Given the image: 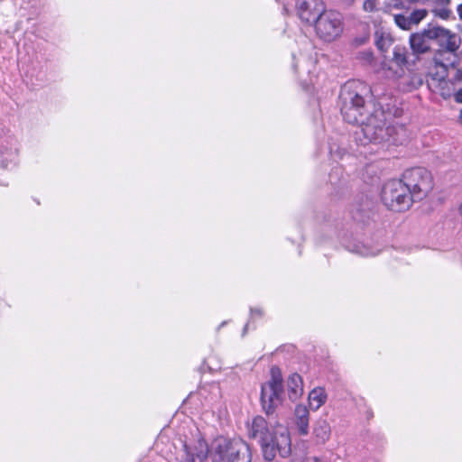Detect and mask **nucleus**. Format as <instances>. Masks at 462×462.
<instances>
[{
  "instance_id": "1",
  "label": "nucleus",
  "mask_w": 462,
  "mask_h": 462,
  "mask_svg": "<svg viewBox=\"0 0 462 462\" xmlns=\"http://www.w3.org/2000/svg\"><path fill=\"white\" fill-rule=\"evenodd\" d=\"M248 436L259 443L267 462H279L274 460L276 452L282 457H288L291 453L289 430L280 423L269 424L262 416L253 419L248 427Z\"/></svg>"
},
{
  "instance_id": "2",
  "label": "nucleus",
  "mask_w": 462,
  "mask_h": 462,
  "mask_svg": "<svg viewBox=\"0 0 462 462\" xmlns=\"http://www.w3.org/2000/svg\"><path fill=\"white\" fill-rule=\"evenodd\" d=\"M359 130L356 131V139L361 144L385 143L402 144L406 137V129L402 125H387L386 116L383 110H375L359 122Z\"/></svg>"
},
{
  "instance_id": "3",
  "label": "nucleus",
  "mask_w": 462,
  "mask_h": 462,
  "mask_svg": "<svg viewBox=\"0 0 462 462\" xmlns=\"http://www.w3.org/2000/svg\"><path fill=\"white\" fill-rule=\"evenodd\" d=\"M357 81L346 82L340 90V111L344 120L352 125H357L365 116V100L359 89L364 88Z\"/></svg>"
},
{
  "instance_id": "4",
  "label": "nucleus",
  "mask_w": 462,
  "mask_h": 462,
  "mask_svg": "<svg viewBox=\"0 0 462 462\" xmlns=\"http://www.w3.org/2000/svg\"><path fill=\"white\" fill-rule=\"evenodd\" d=\"M212 462H251L248 444L241 439L217 438L211 445Z\"/></svg>"
},
{
  "instance_id": "5",
  "label": "nucleus",
  "mask_w": 462,
  "mask_h": 462,
  "mask_svg": "<svg viewBox=\"0 0 462 462\" xmlns=\"http://www.w3.org/2000/svg\"><path fill=\"white\" fill-rule=\"evenodd\" d=\"M382 200L390 210L396 212L409 209L416 201L401 179L392 180L384 184Z\"/></svg>"
},
{
  "instance_id": "6",
  "label": "nucleus",
  "mask_w": 462,
  "mask_h": 462,
  "mask_svg": "<svg viewBox=\"0 0 462 462\" xmlns=\"http://www.w3.org/2000/svg\"><path fill=\"white\" fill-rule=\"evenodd\" d=\"M401 180L416 201L425 199L433 189L431 173L422 167L406 170Z\"/></svg>"
},
{
  "instance_id": "7",
  "label": "nucleus",
  "mask_w": 462,
  "mask_h": 462,
  "mask_svg": "<svg viewBox=\"0 0 462 462\" xmlns=\"http://www.w3.org/2000/svg\"><path fill=\"white\" fill-rule=\"evenodd\" d=\"M283 393L282 375L281 370L273 366L271 378L262 385L261 402L267 414H272L282 402Z\"/></svg>"
},
{
  "instance_id": "8",
  "label": "nucleus",
  "mask_w": 462,
  "mask_h": 462,
  "mask_svg": "<svg viewBox=\"0 0 462 462\" xmlns=\"http://www.w3.org/2000/svg\"><path fill=\"white\" fill-rule=\"evenodd\" d=\"M316 33L324 41L331 42L337 39L343 32V18L336 11H324L315 22Z\"/></svg>"
},
{
  "instance_id": "9",
  "label": "nucleus",
  "mask_w": 462,
  "mask_h": 462,
  "mask_svg": "<svg viewBox=\"0 0 462 462\" xmlns=\"http://www.w3.org/2000/svg\"><path fill=\"white\" fill-rule=\"evenodd\" d=\"M436 38V24L429 23L420 32L410 35L409 42L415 55L424 54L430 51L431 42Z\"/></svg>"
},
{
  "instance_id": "10",
  "label": "nucleus",
  "mask_w": 462,
  "mask_h": 462,
  "mask_svg": "<svg viewBox=\"0 0 462 462\" xmlns=\"http://www.w3.org/2000/svg\"><path fill=\"white\" fill-rule=\"evenodd\" d=\"M325 11L322 0H298L297 12L300 19L306 23L314 24Z\"/></svg>"
},
{
  "instance_id": "11",
  "label": "nucleus",
  "mask_w": 462,
  "mask_h": 462,
  "mask_svg": "<svg viewBox=\"0 0 462 462\" xmlns=\"http://www.w3.org/2000/svg\"><path fill=\"white\" fill-rule=\"evenodd\" d=\"M441 50L453 53L459 48L460 42L456 33L450 30L436 24L435 40Z\"/></svg>"
},
{
  "instance_id": "12",
  "label": "nucleus",
  "mask_w": 462,
  "mask_h": 462,
  "mask_svg": "<svg viewBox=\"0 0 462 462\" xmlns=\"http://www.w3.org/2000/svg\"><path fill=\"white\" fill-rule=\"evenodd\" d=\"M208 444L204 439H199L193 447L185 444V457L182 462H196V460L202 462L208 457Z\"/></svg>"
},
{
  "instance_id": "13",
  "label": "nucleus",
  "mask_w": 462,
  "mask_h": 462,
  "mask_svg": "<svg viewBox=\"0 0 462 462\" xmlns=\"http://www.w3.org/2000/svg\"><path fill=\"white\" fill-rule=\"evenodd\" d=\"M309 410L305 405L299 404L295 407V424L300 435L306 436L309 433Z\"/></svg>"
},
{
  "instance_id": "14",
  "label": "nucleus",
  "mask_w": 462,
  "mask_h": 462,
  "mask_svg": "<svg viewBox=\"0 0 462 462\" xmlns=\"http://www.w3.org/2000/svg\"><path fill=\"white\" fill-rule=\"evenodd\" d=\"M287 391L290 400L296 401L303 394V381L300 374H292L287 380Z\"/></svg>"
},
{
  "instance_id": "15",
  "label": "nucleus",
  "mask_w": 462,
  "mask_h": 462,
  "mask_svg": "<svg viewBox=\"0 0 462 462\" xmlns=\"http://www.w3.org/2000/svg\"><path fill=\"white\" fill-rule=\"evenodd\" d=\"M432 3L434 7L431 12L434 16L444 21H448L452 17V10L449 7L451 0H432Z\"/></svg>"
},
{
  "instance_id": "16",
  "label": "nucleus",
  "mask_w": 462,
  "mask_h": 462,
  "mask_svg": "<svg viewBox=\"0 0 462 462\" xmlns=\"http://www.w3.org/2000/svg\"><path fill=\"white\" fill-rule=\"evenodd\" d=\"M327 400V394L323 388H314L309 393V404L313 411L319 410Z\"/></svg>"
},
{
  "instance_id": "17",
  "label": "nucleus",
  "mask_w": 462,
  "mask_h": 462,
  "mask_svg": "<svg viewBox=\"0 0 462 462\" xmlns=\"http://www.w3.org/2000/svg\"><path fill=\"white\" fill-rule=\"evenodd\" d=\"M318 442L325 443L330 437V426L326 420H319L313 429Z\"/></svg>"
},
{
  "instance_id": "18",
  "label": "nucleus",
  "mask_w": 462,
  "mask_h": 462,
  "mask_svg": "<svg viewBox=\"0 0 462 462\" xmlns=\"http://www.w3.org/2000/svg\"><path fill=\"white\" fill-rule=\"evenodd\" d=\"M372 208V202L365 199L362 205H354L351 210L353 218L357 222H364L366 217H369Z\"/></svg>"
},
{
  "instance_id": "19",
  "label": "nucleus",
  "mask_w": 462,
  "mask_h": 462,
  "mask_svg": "<svg viewBox=\"0 0 462 462\" xmlns=\"http://www.w3.org/2000/svg\"><path fill=\"white\" fill-rule=\"evenodd\" d=\"M428 15L426 9H415L408 16L412 26L418 25Z\"/></svg>"
},
{
  "instance_id": "20",
  "label": "nucleus",
  "mask_w": 462,
  "mask_h": 462,
  "mask_svg": "<svg viewBox=\"0 0 462 462\" xmlns=\"http://www.w3.org/2000/svg\"><path fill=\"white\" fill-rule=\"evenodd\" d=\"M393 20H394L396 25L402 30L409 31L413 27L411 23L410 22V18L408 15L394 14Z\"/></svg>"
},
{
  "instance_id": "21",
  "label": "nucleus",
  "mask_w": 462,
  "mask_h": 462,
  "mask_svg": "<svg viewBox=\"0 0 462 462\" xmlns=\"http://www.w3.org/2000/svg\"><path fill=\"white\" fill-rule=\"evenodd\" d=\"M393 60L398 65H404L407 62L406 49L402 46H395L393 49Z\"/></svg>"
},
{
  "instance_id": "22",
  "label": "nucleus",
  "mask_w": 462,
  "mask_h": 462,
  "mask_svg": "<svg viewBox=\"0 0 462 462\" xmlns=\"http://www.w3.org/2000/svg\"><path fill=\"white\" fill-rule=\"evenodd\" d=\"M392 44V40L388 36L376 34L375 45L381 51H386Z\"/></svg>"
},
{
  "instance_id": "23",
  "label": "nucleus",
  "mask_w": 462,
  "mask_h": 462,
  "mask_svg": "<svg viewBox=\"0 0 462 462\" xmlns=\"http://www.w3.org/2000/svg\"><path fill=\"white\" fill-rule=\"evenodd\" d=\"M378 0H364L363 8L365 12H374L376 10Z\"/></svg>"
},
{
  "instance_id": "24",
  "label": "nucleus",
  "mask_w": 462,
  "mask_h": 462,
  "mask_svg": "<svg viewBox=\"0 0 462 462\" xmlns=\"http://www.w3.org/2000/svg\"><path fill=\"white\" fill-rule=\"evenodd\" d=\"M390 5L396 9H402L404 7V4L402 0H391Z\"/></svg>"
},
{
  "instance_id": "25",
  "label": "nucleus",
  "mask_w": 462,
  "mask_h": 462,
  "mask_svg": "<svg viewBox=\"0 0 462 462\" xmlns=\"http://www.w3.org/2000/svg\"><path fill=\"white\" fill-rule=\"evenodd\" d=\"M454 98L457 103H462V88L455 93Z\"/></svg>"
},
{
  "instance_id": "26",
  "label": "nucleus",
  "mask_w": 462,
  "mask_h": 462,
  "mask_svg": "<svg viewBox=\"0 0 462 462\" xmlns=\"http://www.w3.org/2000/svg\"><path fill=\"white\" fill-rule=\"evenodd\" d=\"M303 462H322V461L317 457H306Z\"/></svg>"
},
{
  "instance_id": "27",
  "label": "nucleus",
  "mask_w": 462,
  "mask_h": 462,
  "mask_svg": "<svg viewBox=\"0 0 462 462\" xmlns=\"http://www.w3.org/2000/svg\"><path fill=\"white\" fill-rule=\"evenodd\" d=\"M251 314L252 315H258L259 317H261L263 315V312L260 309H252L251 310Z\"/></svg>"
},
{
  "instance_id": "28",
  "label": "nucleus",
  "mask_w": 462,
  "mask_h": 462,
  "mask_svg": "<svg viewBox=\"0 0 462 462\" xmlns=\"http://www.w3.org/2000/svg\"><path fill=\"white\" fill-rule=\"evenodd\" d=\"M457 15H458V18L460 20H462V3L460 5H457Z\"/></svg>"
},
{
  "instance_id": "29",
  "label": "nucleus",
  "mask_w": 462,
  "mask_h": 462,
  "mask_svg": "<svg viewBox=\"0 0 462 462\" xmlns=\"http://www.w3.org/2000/svg\"><path fill=\"white\" fill-rule=\"evenodd\" d=\"M459 120H460V122H461V124H462V109L460 110V114H459Z\"/></svg>"
},
{
  "instance_id": "30",
  "label": "nucleus",
  "mask_w": 462,
  "mask_h": 462,
  "mask_svg": "<svg viewBox=\"0 0 462 462\" xmlns=\"http://www.w3.org/2000/svg\"><path fill=\"white\" fill-rule=\"evenodd\" d=\"M459 211H460V213H461V215H462V202H461V205H460V207H459Z\"/></svg>"
}]
</instances>
